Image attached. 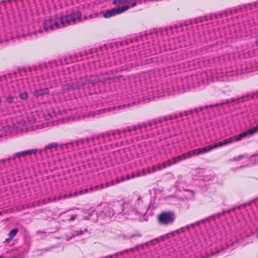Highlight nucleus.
I'll use <instances>...</instances> for the list:
<instances>
[{
  "label": "nucleus",
  "mask_w": 258,
  "mask_h": 258,
  "mask_svg": "<svg viewBox=\"0 0 258 258\" xmlns=\"http://www.w3.org/2000/svg\"><path fill=\"white\" fill-rule=\"evenodd\" d=\"M173 118L171 115L165 116L134 126L132 129L130 128V135L134 136L132 139L138 141L170 132L173 130L172 122H167V121H171Z\"/></svg>",
  "instance_id": "f257e3e1"
},
{
  "label": "nucleus",
  "mask_w": 258,
  "mask_h": 258,
  "mask_svg": "<svg viewBox=\"0 0 258 258\" xmlns=\"http://www.w3.org/2000/svg\"><path fill=\"white\" fill-rule=\"evenodd\" d=\"M157 36L156 33H150L132 36L130 38V42L140 41L141 42V45L138 44L136 47L132 46L130 55H133L134 57L137 58L140 56L146 57L167 50V48H160V46L158 44V42L154 40Z\"/></svg>",
  "instance_id": "f03ea898"
},
{
  "label": "nucleus",
  "mask_w": 258,
  "mask_h": 258,
  "mask_svg": "<svg viewBox=\"0 0 258 258\" xmlns=\"http://www.w3.org/2000/svg\"><path fill=\"white\" fill-rule=\"evenodd\" d=\"M57 62L55 61L45 63L38 66L32 67L19 68L16 74L18 76L25 77L26 79L35 82L33 76H36L38 73L41 74V78L45 76L47 78L51 79L54 77L56 71Z\"/></svg>",
  "instance_id": "7ed1b4c3"
},
{
  "label": "nucleus",
  "mask_w": 258,
  "mask_h": 258,
  "mask_svg": "<svg viewBox=\"0 0 258 258\" xmlns=\"http://www.w3.org/2000/svg\"><path fill=\"white\" fill-rule=\"evenodd\" d=\"M82 13L77 11L66 16H62L54 19L45 21L43 23V28L46 31H52L70 25L75 24L77 21H81Z\"/></svg>",
  "instance_id": "20e7f679"
},
{
  "label": "nucleus",
  "mask_w": 258,
  "mask_h": 258,
  "mask_svg": "<svg viewBox=\"0 0 258 258\" xmlns=\"http://www.w3.org/2000/svg\"><path fill=\"white\" fill-rule=\"evenodd\" d=\"M106 80L104 77L99 78L98 76H85L81 77L76 81L79 88L80 89L81 88L86 86L91 85L94 86L96 83L98 82H103Z\"/></svg>",
  "instance_id": "39448f33"
},
{
  "label": "nucleus",
  "mask_w": 258,
  "mask_h": 258,
  "mask_svg": "<svg viewBox=\"0 0 258 258\" xmlns=\"http://www.w3.org/2000/svg\"><path fill=\"white\" fill-rule=\"evenodd\" d=\"M175 219L176 214L174 212L172 211L162 212L157 217L158 223L163 225L172 224Z\"/></svg>",
  "instance_id": "423d86ee"
},
{
  "label": "nucleus",
  "mask_w": 258,
  "mask_h": 258,
  "mask_svg": "<svg viewBox=\"0 0 258 258\" xmlns=\"http://www.w3.org/2000/svg\"><path fill=\"white\" fill-rule=\"evenodd\" d=\"M246 133L244 132L235 135L233 137H229L226 139L224 140L223 141H220L217 143H214L212 145L213 149L217 148L219 147H221L223 146L227 145L229 144H231L233 142H238L242 140V139L246 138Z\"/></svg>",
  "instance_id": "0eeeda50"
},
{
  "label": "nucleus",
  "mask_w": 258,
  "mask_h": 258,
  "mask_svg": "<svg viewBox=\"0 0 258 258\" xmlns=\"http://www.w3.org/2000/svg\"><path fill=\"white\" fill-rule=\"evenodd\" d=\"M133 196L136 197L137 200L130 207V212H132L135 216L140 217L143 214L141 212L143 201L141 200V196H138L137 193H134Z\"/></svg>",
  "instance_id": "6e6552de"
},
{
  "label": "nucleus",
  "mask_w": 258,
  "mask_h": 258,
  "mask_svg": "<svg viewBox=\"0 0 258 258\" xmlns=\"http://www.w3.org/2000/svg\"><path fill=\"white\" fill-rule=\"evenodd\" d=\"M2 92L3 98H5L6 101L9 103H12L14 101V96L16 95L17 92L15 90L13 86L11 87H2Z\"/></svg>",
  "instance_id": "1a4fd4ad"
},
{
  "label": "nucleus",
  "mask_w": 258,
  "mask_h": 258,
  "mask_svg": "<svg viewBox=\"0 0 258 258\" xmlns=\"http://www.w3.org/2000/svg\"><path fill=\"white\" fill-rule=\"evenodd\" d=\"M225 211H223L222 213H218L212 215H211L208 217H206L204 219H201L200 220L197 221L194 223H191L190 224H188L185 226V228L186 230H189L190 228H195L196 226H199L201 224H204L205 222H209L211 220H215L216 217H220L221 215L224 214Z\"/></svg>",
  "instance_id": "9d476101"
},
{
  "label": "nucleus",
  "mask_w": 258,
  "mask_h": 258,
  "mask_svg": "<svg viewBox=\"0 0 258 258\" xmlns=\"http://www.w3.org/2000/svg\"><path fill=\"white\" fill-rule=\"evenodd\" d=\"M106 134H109V136L112 137L111 139L108 140V145H106L105 147L108 149V148H112L114 146L117 147L118 146L119 143H121V142L116 141V136H119L121 135V131H116L113 132H106Z\"/></svg>",
  "instance_id": "9b49d317"
},
{
  "label": "nucleus",
  "mask_w": 258,
  "mask_h": 258,
  "mask_svg": "<svg viewBox=\"0 0 258 258\" xmlns=\"http://www.w3.org/2000/svg\"><path fill=\"white\" fill-rule=\"evenodd\" d=\"M76 150H81L90 147L88 138H81L74 142Z\"/></svg>",
  "instance_id": "f8f14e48"
},
{
  "label": "nucleus",
  "mask_w": 258,
  "mask_h": 258,
  "mask_svg": "<svg viewBox=\"0 0 258 258\" xmlns=\"http://www.w3.org/2000/svg\"><path fill=\"white\" fill-rule=\"evenodd\" d=\"M209 108L208 105H206L205 106H201L198 108H195L194 109H191L189 110L184 111L183 112H179L178 113V116L180 117H182L183 116H188L189 114H193L194 113H198L200 111H203L204 110H206Z\"/></svg>",
  "instance_id": "ddd939ff"
},
{
  "label": "nucleus",
  "mask_w": 258,
  "mask_h": 258,
  "mask_svg": "<svg viewBox=\"0 0 258 258\" xmlns=\"http://www.w3.org/2000/svg\"><path fill=\"white\" fill-rule=\"evenodd\" d=\"M59 147L63 153H68L76 150L74 142L59 145Z\"/></svg>",
  "instance_id": "4468645a"
},
{
  "label": "nucleus",
  "mask_w": 258,
  "mask_h": 258,
  "mask_svg": "<svg viewBox=\"0 0 258 258\" xmlns=\"http://www.w3.org/2000/svg\"><path fill=\"white\" fill-rule=\"evenodd\" d=\"M50 88H51V87H45L44 88H39L38 89H35L34 91H33L32 94L33 96L36 98L43 96L45 95H48L49 93Z\"/></svg>",
  "instance_id": "2eb2a0df"
},
{
  "label": "nucleus",
  "mask_w": 258,
  "mask_h": 258,
  "mask_svg": "<svg viewBox=\"0 0 258 258\" xmlns=\"http://www.w3.org/2000/svg\"><path fill=\"white\" fill-rule=\"evenodd\" d=\"M61 88L62 90L64 92L79 89V86L76 81L63 84Z\"/></svg>",
  "instance_id": "dca6fc26"
},
{
  "label": "nucleus",
  "mask_w": 258,
  "mask_h": 258,
  "mask_svg": "<svg viewBox=\"0 0 258 258\" xmlns=\"http://www.w3.org/2000/svg\"><path fill=\"white\" fill-rule=\"evenodd\" d=\"M213 147L212 145H208L207 146L202 147V148H199L196 149V153L197 156L200 155L201 154H203L207 153L210 151H211L212 150H213Z\"/></svg>",
  "instance_id": "f3484780"
},
{
  "label": "nucleus",
  "mask_w": 258,
  "mask_h": 258,
  "mask_svg": "<svg viewBox=\"0 0 258 258\" xmlns=\"http://www.w3.org/2000/svg\"><path fill=\"white\" fill-rule=\"evenodd\" d=\"M165 236H161L159 237H157L156 238H155L153 240H152L150 241L147 242L145 243L144 244H141L140 245L137 246L135 248L138 249L139 248H143L144 245H148L149 243H152L154 244V242L156 241L157 243H159L161 241H164L165 240Z\"/></svg>",
  "instance_id": "a211bd4d"
},
{
  "label": "nucleus",
  "mask_w": 258,
  "mask_h": 258,
  "mask_svg": "<svg viewBox=\"0 0 258 258\" xmlns=\"http://www.w3.org/2000/svg\"><path fill=\"white\" fill-rule=\"evenodd\" d=\"M25 157V154L24 151L19 152L17 153H15L12 157H10L9 158H8L6 159H4V160H6V162H10L11 160H14L17 158L18 159H20L21 157Z\"/></svg>",
  "instance_id": "6ab92c4d"
},
{
  "label": "nucleus",
  "mask_w": 258,
  "mask_h": 258,
  "mask_svg": "<svg viewBox=\"0 0 258 258\" xmlns=\"http://www.w3.org/2000/svg\"><path fill=\"white\" fill-rule=\"evenodd\" d=\"M98 137L99 138V142L100 145L104 144L105 145L106 143V139H111L112 137L109 136V134H106L105 132L103 134H101V135H98Z\"/></svg>",
  "instance_id": "aec40b11"
},
{
  "label": "nucleus",
  "mask_w": 258,
  "mask_h": 258,
  "mask_svg": "<svg viewBox=\"0 0 258 258\" xmlns=\"http://www.w3.org/2000/svg\"><path fill=\"white\" fill-rule=\"evenodd\" d=\"M58 144L56 143H51L45 146L43 149L40 151V153H47L48 150H50L53 148H56L58 147Z\"/></svg>",
  "instance_id": "412c9836"
},
{
  "label": "nucleus",
  "mask_w": 258,
  "mask_h": 258,
  "mask_svg": "<svg viewBox=\"0 0 258 258\" xmlns=\"http://www.w3.org/2000/svg\"><path fill=\"white\" fill-rule=\"evenodd\" d=\"M116 12L115 10V8H112L110 10H107L105 13H102V16L103 17L108 18L111 17L116 15Z\"/></svg>",
  "instance_id": "4be33fe9"
},
{
  "label": "nucleus",
  "mask_w": 258,
  "mask_h": 258,
  "mask_svg": "<svg viewBox=\"0 0 258 258\" xmlns=\"http://www.w3.org/2000/svg\"><path fill=\"white\" fill-rule=\"evenodd\" d=\"M89 140V145L90 147L91 146H95V145H100V143L99 142V138L98 137V136L92 137L91 138H88Z\"/></svg>",
  "instance_id": "5701e85b"
},
{
  "label": "nucleus",
  "mask_w": 258,
  "mask_h": 258,
  "mask_svg": "<svg viewBox=\"0 0 258 258\" xmlns=\"http://www.w3.org/2000/svg\"><path fill=\"white\" fill-rule=\"evenodd\" d=\"M258 131V124L255 126H253L244 132L246 136L252 135Z\"/></svg>",
  "instance_id": "b1692460"
},
{
  "label": "nucleus",
  "mask_w": 258,
  "mask_h": 258,
  "mask_svg": "<svg viewBox=\"0 0 258 258\" xmlns=\"http://www.w3.org/2000/svg\"><path fill=\"white\" fill-rule=\"evenodd\" d=\"M235 100H236V99H235L234 98L228 99L226 100L224 102L220 103V104L217 103V104H215L214 105H211L209 106V107L213 108L214 107L218 106L219 105H222L223 104L232 103V102L235 101Z\"/></svg>",
  "instance_id": "393cba45"
},
{
  "label": "nucleus",
  "mask_w": 258,
  "mask_h": 258,
  "mask_svg": "<svg viewBox=\"0 0 258 258\" xmlns=\"http://www.w3.org/2000/svg\"><path fill=\"white\" fill-rule=\"evenodd\" d=\"M255 98H258V92L253 93L251 95H248L247 96H243L241 98V99H242L243 101H244L246 100H248L250 99H254Z\"/></svg>",
  "instance_id": "a878e982"
},
{
  "label": "nucleus",
  "mask_w": 258,
  "mask_h": 258,
  "mask_svg": "<svg viewBox=\"0 0 258 258\" xmlns=\"http://www.w3.org/2000/svg\"><path fill=\"white\" fill-rule=\"evenodd\" d=\"M129 179V174L127 173L125 176L124 175H121L120 177H117L115 179V182L116 183H119L120 182H123L125 180H127Z\"/></svg>",
  "instance_id": "bb28decb"
},
{
  "label": "nucleus",
  "mask_w": 258,
  "mask_h": 258,
  "mask_svg": "<svg viewBox=\"0 0 258 258\" xmlns=\"http://www.w3.org/2000/svg\"><path fill=\"white\" fill-rule=\"evenodd\" d=\"M147 174L146 169H143L141 171H138L136 173H133L132 174V177L134 178L135 177H139L141 176H144Z\"/></svg>",
  "instance_id": "cd10ccee"
},
{
  "label": "nucleus",
  "mask_w": 258,
  "mask_h": 258,
  "mask_svg": "<svg viewBox=\"0 0 258 258\" xmlns=\"http://www.w3.org/2000/svg\"><path fill=\"white\" fill-rule=\"evenodd\" d=\"M129 9L128 6H123L122 7H118L117 8H115V10L116 12V14H120L126 10H127Z\"/></svg>",
  "instance_id": "c85d7f7f"
},
{
  "label": "nucleus",
  "mask_w": 258,
  "mask_h": 258,
  "mask_svg": "<svg viewBox=\"0 0 258 258\" xmlns=\"http://www.w3.org/2000/svg\"><path fill=\"white\" fill-rule=\"evenodd\" d=\"M257 8H258V1L252 4H248L246 6L247 10H254V9Z\"/></svg>",
  "instance_id": "c756f323"
},
{
  "label": "nucleus",
  "mask_w": 258,
  "mask_h": 258,
  "mask_svg": "<svg viewBox=\"0 0 258 258\" xmlns=\"http://www.w3.org/2000/svg\"><path fill=\"white\" fill-rule=\"evenodd\" d=\"M186 158L189 159L193 156H197L196 149L189 151L185 153Z\"/></svg>",
  "instance_id": "7c9ffc66"
},
{
  "label": "nucleus",
  "mask_w": 258,
  "mask_h": 258,
  "mask_svg": "<svg viewBox=\"0 0 258 258\" xmlns=\"http://www.w3.org/2000/svg\"><path fill=\"white\" fill-rule=\"evenodd\" d=\"M61 198L60 197H59L57 199L56 197H53V199H51V198H48L47 199H43L42 201V204H46V203H50V202H51L52 201H55L57 199H60Z\"/></svg>",
  "instance_id": "2f4dec72"
},
{
  "label": "nucleus",
  "mask_w": 258,
  "mask_h": 258,
  "mask_svg": "<svg viewBox=\"0 0 258 258\" xmlns=\"http://www.w3.org/2000/svg\"><path fill=\"white\" fill-rule=\"evenodd\" d=\"M184 88H185L184 86H183L182 85V80L180 79L178 81V84H177V86L174 87V90H183Z\"/></svg>",
  "instance_id": "473e14b6"
},
{
  "label": "nucleus",
  "mask_w": 258,
  "mask_h": 258,
  "mask_svg": "<svg viewBox=\"0 0 258 258\" xmlns=\"http://www.w3.org/2000/svg\"><path fill=\"white\" fill-rule=\"evenodd\" d=\"M146 0H130V8L135 6L138 4H141L143 2H145Z\"/></svg>",
  "instance_id": "72a5a7b5"
},
{
  "label": "nucleus",
  "mask_w": 258,
  "mask_h": 258,
  "mask_svg": "<svg viewBox=\"0 0 258 258\" xmlns=\"http://www.w3.org/2000/svg\"><path fill=\"white\" fill-rule=\"evenodd\" d=\"M38 150L37 149H30L28 150L24 151L25 156H30L32 154H36Z\"/></svg>",
  "instance_id": "f704fd0d"
},
{
  "label": "nucleus",
  "mask_w": 258,
  "mask_h": 258,
  "mask_svg": "<svg viewBox=\"0 0 258 258\" xmlns=\"http://www.w3.org/2000/svg\"><path fill=\"white\" fill-rule=\"evenodd\" d=\"M19 230L17 228H15L11 230L8 234V236L11 237V238H13L16 236L17 233H18Z\"/></svg>",
  "instance_id": "c9c22d12"
},
{
  "label": "nucleus",
  "mask_w": 258,
  "mask_h": 258,
  "mask_svg": "<svg viewBox=\"0 0 258 258\" xmlns=\"http://www.w3.org/2000/svg\"><path fill=\"white\" fill-rule=\"evenodd\" d=\"M19 97L22 100H26L28 98V94L27 92L24 91L19 94Z\"/></svg>",
  "instance_id": "e433bc0d"
},
{
  "label": "nucleus",
  "mask_w": 258,
  "mask_h": 258,
  "mask_svg": "<svg viewBox=\"0 0 258 258\" xmlns=\"http://www.w3.org/2000/svg\"><path fill=\"white\" fill-rule=\"evenodd\" d=\"M128 106H129V104L127 103V104L119 105L117 106H114V107H112V109H116L117 108L119 109H127V108L128 107Z\"/></svg>",
  "instance_id": "4c0bfd02"
},
{
  "label": "nucleus",
  "mask_w": 258,
  "mask_h": 258,
  "mask_svg": "<svg viewBox=\"0 0 258 258\" xmlns=\"http://www.w3.org/2000/svg\"><path fill=\"white\" fill-rule=\"evenodd\" d=\"M83 194H84V190H80L78 192H75L74 193L73 195L72 194H69V196H68V197H72V196H76L77 195H82ZM67 197H68V196L67 195H64L63 197V198H66Z\"/></svg>",
  "instance_id": "58836bf2"
},
{
  "label": "nucleus",
  "mask_w": 258,
  "mask_h": 258,
  "mask_svg": "<svg viewBox=\"0 0 258 258\" xmlns=\"http://www.w3.org/2000/svg\"><path fill=\"white\" fill-rule=\"evenodd\" d=\"M128 0H113V4L115 5H122L127 2Z\"/></svg>",
  "instance_id": "ea45409f"
},
{
  "label": "nucleus",
  "mask_w": 258,
  "mask_h": 258,
  "mask_svg": "<svg viewBox=\"0 0 258 258\" xmlns=\"http://www.w3.org/2000/svg\"><path fill=\"white\" fill-rule=\"evenodd\" d=\"M102 13H103V12H101L100 13H94L93 14H91L88 16L89 19L95 18L101 16H102Z\"/></svg>",
  "instance_id": "a19ab883"
},
{
  "label": "nucleus",
  "mask_w": 258,
  "mask_h": 258,
  "mask_svg": "<svg viewBox=\"0 0 258 258\" xmlns=\"http://www.w3.org/2000/svg\"><path fill=\"white\" fill-rule=\"evenodd\" d=\"M36 79L37 80V83L34 84V86L44 85L46 83V82L45 81L40 80L39 76L36 77Z\"/></svg>",
  "instance_id": "79ce46f5"
},
{
  "label": "nucleus",
  "mask_w": 258,
  "mask_h": 258,
  "mask_svg": "<svg viewBox=\"0 0 258 258\" xmlns=\"http://www.w3.org/2000/svg\"><path fill=\"white\" fill-rule=\"evenodd\" d=\"M245 64H244V67L245 68L244 70L242 69V73H247L250 72L254 71V69L252 68H248L247 67L245 66Z\"/></svg>",
  "instance_id": "37998d69"
},
{
  "label": "nucleus",
  "mask_w": 258,
  "mask_h": 258,
  "mask_svg": "<svg viewBox=\"0 0 258 258\" xmlns=\"http://www.w3.org/2000/svg\"><path fill=\"white\" fill-rule=\"evenodd\" d=\"M179 157L178 156H176V157H173V158H172L171 159H170L171 160V162L172 163V164H176V163L178 162H180V159H179Z\"/></svg>",
  "instance_id": "c03bdc74"
},
{
  "label": "nucleus",
  "mask_w": 258,
  "mask_h": 258,
  "mask_svg": "<svg viewBox=\"0 0 258 258\" xmlns=\"http://www.w3.org/2000/svg\"><path fill=\"white\" fill-rule=\"evenodd\" d=\"M125 132H126V130H122V131H121V135H120V136H119V137L116 136V141H119L118 140L124 137L125 136Z\"/></svg>",
  "instance_id": "a18cd8bd"
},
{
  "label": "nucleus",
  "mask_w": 258,
  "mask_h": 258,
  "mask_svg": "<svg viewBox=\"0 0 258 258\" xmlns=\"http://www.w3.org/2000/svg\"><path fill=\"white\" fill-rule=\"evenodd\" d=\"M105 188V185H104V184H101V185H96V186H95L94 187H91V188H90L89 189V190L92 191V190H94V189H95V190H97V189H98V188L102 189V188Z\"/></svg>",
  "instance_id": "49530a36"
},
{
  "label": "nucleus",
  "mask_w": 258,
  "mask_h": 258,
  "mask_svg": "<svg viewBox=\"0 0 258 258\" xmlns=\"http://www.w3.org/2000/svg\"><path fill=\"white\" fill-rule=\"evenodd\" d=\"M87 231H88L87 229H85L84 231L81 230H77V231H74V234L76 235H82L84 234V232H87Z\"/></svg>",
  "instance_id": "de8ad7c7"
},
{
  "label": "nucleus",
  "mask_w": 258,
  "mask_h": 258,
  "mask_svg": "<svg viewBox=\"0 0 258 258\" xmlns=\"http://www.w3.org/2000/svg\"><path fill=\"white\" fill-rule=\"evenodd\" d=\"M178 156L180 158L179 159H180V161L182 160H184L187 159L185 153H183L182 154L179 155Z\"/></svg>",
  "instance_id": "09e8293b"
},
{
  "label": "nucleus",
  "mask_w": 258,
  "mask_h": 258,
  "mask_svg": "<svg viewBox=\"0 0 258 258\" xmlns=\"http://www.w3.org/2000/svg\"><path fill=\"white\" fill-rule=\"evenodd\" d=\"M164 162L166 163V165L167 167L170 166L171 165H172V163L171 162V160L170 159H169L167 160L166 161H164Z\"/></svg>",
  "instance_id": "8fccbe9b"
},
{
  "label": "nucleus",
  "mask_w": 258,
  "mask_h": 258,
  "mask_svg": "<svg viewBox=\"0 0 258 258\" xmlns=\"http://www.w3.org/2000/svg\"><path fill=\"white\" fill-rule=\"evenodd\" d=\"M245 157V155H239L237 158H233L232 161H239Z\"/></svg>",
  "instance_id": "3c124183"
},
{
  "label": "nucleus",
  "mask_w": 258,
  "mask_h": 258,
  "mask_svg": "<svg viewBox=\"0 0 258 258\" xmlns=\"http://www.w3.org/2000/svg\"><path fill=\"white\" fill-rule=\"evenodd\" d=\"M7 165H6V160H4V159L0 160V167H6Z\"/></svg>",
  "instance_id": "603ef678"
},
{
  "label": "nucleus",
  "mask_w": 258,
  "mask_h": 258,
  "mask_svg": "<svg viewBox=\"0 0 258 258\" xmlns=\"http://www.w3.org/2000/svg\"><path fill=\"white\" fill-rule=\"evenodd\" d=\"M155 167H156V168L157 169V170H160L162 169V167H161V165H160V163H158V164H157L156 165H155Z\"/></svg>",
  "instance_id": "864d4df0"
},
{
  "label": "nucleus",
  "mask_w": 258,
  "mask_h": 258,
  "mask_svg": "<svg viewBox=\"0 0 258 258\" xmlns=\"http://www.w3.org/2000/svg\"><path fill=\"white\" fill-rule=\"evenodd\" d=\"M160 165H161V167H162V169H163V168H166V167H167V166H166V163H165L164 161L162 162V163H160Z\"/></svg>",
  "instance_id": "5fc2aeb1"
},
{
  "label": "nucleus",
  "mask_w": 258,
  "mask_h": 258,
  "mask_svg": "<svg viewBox=\"0 0 258 258\" xmlns=\"http://www.w3.org/2000/svg\"><path fill=\"white\" fill-rule=\"evenodd\" d=\"M179 230L181 232H184L186 230V229L185 226H184L180 228Z\"/></svg>",
  "instance_id": "6e6d98bb"
},
{
  "label": "nucleus",
  "mask_w": 258,
  "mask_h": 258,
  "mask_svg": "<svg viewBox=\"0 0 258 258\" xmlns=\"http://www.w3.org/2000/svg\"><path fill=\"white\" fill-rule=\"evenodd\" d=\"M151 169L152 172H155V171H157V169H156V168L155 165L152 166L151 167Z\"/></svg>",
  "instance_id": "4d7b16f0"
},
{
  "label": "nucleus",
  "mask_w": 258,
  "mask_h": 258,
  "mask_svg": "<svg viewBox=\"0 0 258 258\" xmlns=\"http://www.w3.org/2000/svg\"><path fill=\"white\" fill-rule=\"evenodd\" d=\"M146 170L147 174H150L152 172L151 167H148Z\"/></svg>",
  "instance_id": "13d9d810"
},
{
  "label": "nucleus",
  "mask_w": 258,
  "mask_h": 258,
  "mask_svg": "<svg viewBox=\"0 0 258 258\" xmlns=\"http://www.w3.org/2000/svg\"><path fill=\"white\" fill-rule=\"evenodd\" d=\"M139 236V237H141V234H132V236H130V238H133V237H134L135 236Z\"/></svg>",
  "instance_id": "bf43d9fd"
},
{
  "label": "nucleus",
  "mask_w": 258,
  "mask_h": 258,
  "mask_svg": "<svg viewBox=\"0 0 258 258\" xmlns=\"http://www.w3.org/2000/svg\"><path fill=\"white\" fill-rule=\"evenodd\" d=\"M13 239L12 238H11V237H9L5 239V242L7 243L9 242L11 240Z\"/></svg>",
  "instance_id": "052dcab7"
},
{
  "label": "nucleus",
  "mask_w": 258,
  "mask_h": 258,
  "mask_svg": "<svg viewBox=\"0 0 258 258\" xmlns=\"http://www.w3.org/2000/svg\"><path fill=\"white\" fill-rule=\"evenodd\" d=\"M109 183H110L109 184H110V186L113 185H114L116 183L115 180H112L110 182H109Z\"/></svg>",
  "instance_id": "680f3d73"
},
{
  "label": "nucleus",
  "mask_w": 258,
  "mask_h": 258,
  "mask_svg": "<svg viewBox=\"0 0 258 258\" xmlns=\"http://www.w3.org/2000/svg\"><path fill=\"white\" fill-rule=\"evenodd\" d=\"M76 215H72L70 218L71 221H73L76 218Z\"/></svg>",
  "instance_id": "e2e57ef3"
},
{
  "label": "nucleus",
  "mask_w": 258,
  "mask_h": 258,
  "mask_svg": "<svg viewBox=\"0 0 258 258\" xmlns=\"http://www.w3.org/2000/svg\"><path fill=\"white\" fill-rule=\"evenodd\" d=\"M110 183H109V182H106L104 185H105V187H109L110 186V184H109Z\"/></svg>",
  "instance_id": "0e129e2a"
},
{
  "label": "nucleus",
  "mask_w": 258,
  "mask_h": 258,
  "mask_svg": "<svg viewBox=\"0 0 258 258\" xmlns=\"http://www.w3.org/2000/svg\"><path fill=\"white\" fill-rule=\"evenodd\" d=\"M2 98H3L2 94H0V105H1V104L2 103Z\"/></svg>",
  "instance_id": "69168bd1"
},
{
  "label": "nucleus",
  "mask_w": 258,
  "mask_h": 258,
  "mask_svg": "<svg viewBox=\"0 0 258 258\" xmlns=\"http://www.w3.org/2000/svg\"><path fill=\"white\" fill-rule=\"evenodd\" d=\"M84 190V194H86V193L88 192V191L89 189H87V188H86V189H84V190Z\"/></svg>",
  "instance_id": "338daca9"
},
{
  "label": "nucleus",
  "mask_w": 258,
  "mask_h": 258,
  "mask_svg": "<svg viewBox=\"0 0 258 258\" xmlns=\"http://www.w3.org/2000/svg\"><path fill=\"white\" fill-rule=\"evenodd\" d=\"M255 44L256 45L258 46V40L255 42Z\"/></svg>",
  "instance_id": "774afa93"
}]
</instances>
